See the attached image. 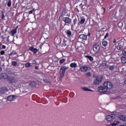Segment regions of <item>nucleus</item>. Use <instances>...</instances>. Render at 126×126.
<instances>
[{
  "label": "nucleus",
  "instance_id": "1",
  "mask_svg": "<svg viewBox=\"0 0 126 126\" xmlns=\"http://www.w3.org/2000/svg\"><path fill=\"white\" fill-rule=\"evenodd\" d=\"M103 87L100 86L97 88L98 92H101L103 94L110 93L114 85L109 81H105L103 84Z\"/></svg>",
  "mask_w": 126,
  "mask_h": 126
},
{
  "label": "nucleus",
  "instance_id": "2",
  "mask_svg": "<svg viewBox=\"0 0 126 126\" xmlns=\"http://www.w3.org/2000/svg\"><path fill=\"white\" fill-rule=\"evenodd\" d=\"M63 20L64 22V26H65V25L69 26V25L71 24V19L68 17H63Z\"/></svg>",
  "mask_w": 126,
  "mask_h": 126
},
{
  "label": "nucleus",
  "instance_id": "3",
  "mask_svg": "<svg viewBox=\"0 0 126 126\" xmlns=\"http://www.w3.org/2000/svg\"><path fill=\"white\" fill-rule=\"evenodd\" d=\"M67 68H68V67H65V66H61L60 69V75L61 77L64 76V74H65V69H67Z\"/></svg>",
  "mask_w": 126,
  "mask_h": 126
},
{
  "label": "nucleus",
  "instance_id": "4",
  "mask_svg": "<svg viewBox=\"0 0 126 126\" xmlns=\"http://www.w3.org/2000/svg\"><path fill=\"white\" fill-rule=\"evenodd\" d=\"M88 35L85 34H81L79 35L78 40L81 41L82 42H84L85 41L87 40Z\"/></svg>",
  "mask_w": 126,
  "mask_h": 126
},
{
  "label": "nucleus",
  "instance_id": "5",
  "mask_svg": "<svg viewBox=\"0 0 126 126\" xmlns=\"http://www.w3.org/2000/svg\"><path fill=\"white\" fill-rule=\"evenodd\" d=\"M80 70L81 71V72H87L88 70V66L82 65L80 67Z\"/></svg>",
  "mask_w": 126,
  "mask_h": 126
},
{
  "label": "nucleus",
  "instance_id": "6",
  "mask_svg": "<svg viewBox=\"0 0 126 126\" xmlns=\"http://www.w3.org/2000/svg\"><path fill=\"white\" fill-rule=\"evenodd\" d=\"M101 50L100 48V46L99 45L95 44L93 47L94 52H96V53H98Z\"/></svg>",
  "mask_w": 126,
  "mask_h": 126
},
{
  "label": "nucleus",
  "instance_id": "7",
  "mask_svg": "<svg viewBox=\"0 0 126 126\" xmlns=\"http://www.w3.org/2000/svg\"><path fill=\"white\" fill-rule=\"evenodd\" d=\"M116 118V116L114 114H111L110 115H108L106 117V120L108 122H111V121H113L114 119Z\"/></svg>",
  "mask_w": 126,
  "mask_h": 126
},
{
  "label": "nucleus",
  "instance_id": "8",
  "mask_svg": "<svg viewBox=\"0 0 126 126\" xmlns=\"http://www.w3.org/2000/svg\"><path fill=\"white\" fill-rule=\"evenodd\" d=\"M0 79H7L8 78V75L5 73H1L0 74Z\"/></svg>",
  "mask_w": 126,
  "mask_h": 126
},
{
  "label": "nucleus",
  "instance_id": "9",
  "mask_svg": "<svg viewBox=\"0 0 126 126\" xmlns=\"http://www.w3.org/2000/svg\"><path fill=\"white\" fill-rule=\"evenodd\" d=\"M7 100L6 101V103H8V101H9L10 102H11L12 101H13L14 99H15V96L14 95H9L7 97Z\"/></svg>",
  "mask_w": 126,
  "mask_h": 126
},
{
  "label": "nucleus",
  "instance_id": "10",
  "mask_svg": "<svg viewBox=\"0 0 126 126\" xmlns=\"http://www.w3.org/2000/svg\"><path fill=\"white\" fill-rule=\"evenodd\" d=\"M29 50L31 51V52L33 53V54H37V53H38V51H39L38 49L34 48L33 46L30 47Z\"/></svg>",
  "mask_w": 126,
  "mask_h": 126
},
{
  "label": "nucleus",
  "instance_id": "11",
  "mask_svg": "<svg viewBox=\"0 0 126 126\" xmlns=\"http://www.w3.org/2000/svg\"><path fill=\"white\" fill-rule=\"evenodd\" d=\"M85 18H81L80 22L78 23V26H79L80 25H83V24L85 23Z\"/></svg>",
  "mask_w": 126,
  "mask_h": 126
},
{
  "label": "nucleus",
  "instance_id": "12",
  "mask_svg": "<svg viewBox=\"0 0 126 126\" xmlns=\"http://www.w3.org/2000/svg\"><path fill=\"white\" fill-rule=\"evenodd\" d=\"M101 82H102L101 79H94V83L95 85H99Z\"/></svg>",
  "mask_w": 126,
  "mask_h": 126
},
{
  "label": "nucleus",
  "instance_id": "13",
  "mask_svg": "<svg viewBox=\"0 0 126 126\" xmlns=\"http://www.w3.org/2000/svg\"><path fill=\"white\" fill-rule=\"evenodd\" d=\"M17 33V30L16 29H13L10 32L11 36H12V37H13Z\"/></svg>",
  "mask_w": 126,
  "mask_h": 126
},
{
  "label": "nucleus",
  "instance_id": "14",
  "mask_svg": "<svg viewBox=\"0 0 126 126\" xmlns=\"http://www.w3.org/2000/svg\"><path fill=\"white\" fill-rule=\"evenodd\" d=\"M119 119L123 121V122H126V115H119Z\"/></svg>",
  "mask_w": 126,
  "mask_h": 126
},
{
  "label": "nucleus",
  "instance_id": "15",
  "mask_svg": "<svg viewBox=\"0 0 126 126\" xmlns=\"http://www.w3.org/2000/svg\"><path fill=\"white\" fill-rule=\"evenodd\" d=\"M70 67L72 68H76L77 67V63H72L70 64Z\"/></svg>",
  "mask_w": 126,
  "mask_h": 126
},
{
  "label": "nucleus",
  "instance_id": "16",
  "mask_svg": "<svg viewBox=\"0 0 126 126\" xmlns=\"http://www.w3.org/2000/svg\"><path fill=\"white\" fill-rule=\"evenodd\" d=\"M81 90H83L84 91H88V92H93V90L88 89L87 87H81Z\"/></svg>",
  "mask_w": 126,
  "mask_h": 126
},
{
  "label": "nucleus",
  "instance_id": "17",
  "mask_svg": "<svg viewBox=\"0 0 126 126\" xmlns=\"http://www.w3.org/2000/svg\"><path fill=\"white\" fill-rule=\"evenodd\" d=\"M54 42L55 44H57V45H59V44L61 43V41L60 40V38L58 37H55L54 39Z\"/></svg>",
  "mask_w": 126,
  "mask_h": 126
},
{
  "label": "nucleus",
  "instance_id": "18",
  "mask_svg": "<svg viewBox=\"0 0 126 126\" xmlns=\"http://www.w3.org/2000/svg\"><path fill=\"white\" fill-rule=\"evenodd\" d=\"M118 45L121 46L122 47H124L125 42L124 41H123V39H121V40L118 41Z\"/></svg>",
  "mask_w": 126,
  "mask_h": 126
},
{
  "label": "nucleus",
  "instance_id": "19",
  "mask_svg": "<svg viewBox=\"0 0 126 126\" xmlns=\"http://www.w3.org/2000/svg\"><path fill=\"white\" fill-rule=\"evenodd\" d=\"M31 87H36L37 86V83L35 82H32L30 83Z\"/></svg>",
  "mask_w": 126,
  "mask_h": 126
},
{
  "label": "nucleus",
  "instance_id": "20",
  "mask_svg": "<svg viewBox=\"0 0 126 126\" xmlns=\"http://www.w3.org/2000/svg\"><path fill=\"white\" fill-rule=\"evenodd\" d=\"M66 34H67V37H71L72 32L71 31H70V30H67Z\"/></svg>",
  "mask_w": 126,
  "mask_h": 126
},
{
  "label": "nucleus",
  "instance_id": "21",
  "mask_svg": "<svg viewBox=\"0 0 126 126\" xmlns=\"http://www.w3.org/2000/svg\"><path fill=\"white\" fill-rule=\"evenodd\" d=\"M86 58L88 59L90 62H93V61H94V58H93V57L91 56H86Z\"/></svg>",
  "mask_w": 126,
  "mask_h": 126
},
{
  "label": "nucleus",
  "instance_id": "22",
  "mask_svg": "<svg viewBox=\"0 0 126 126\" xmlns=\"http://www.w3.org/2000/svg\"><path fill=\"white\" fill-rule=\"evenodd\" d=\"M119 124H120V122L118 120H115L114 121V123H113L111 124V126H117V125H119Z\"/></svg>",
  "mask_w": 126,
  "mask_h": 126
},
{
  "label": "nucleus",
  "instance_id": "23",
  "mask_svg": "<svg viewBox=\"0 0 126 126\" xmlns=\"http://www.w3.org/2000/svg\"><path fill=\"white\" fill-rule=\"evenodd\" d=\"M121 62L122 63H126V57H121Z\"/></svg>",
  "mask_w": 126,
  "mask_h": 126
},
{
  "label": "nucleus",
  "instance_id": "24",
  "mask_svg": "<svg viewBox=\"0 0 126 126\" xmlns=\"http://www.w3.org/2000/svg\"><path fill=\"white\" fill-rule=\"evenodd\" d=\"M6 92H7V89L6 88H2L1 90V93L2 94H4V93H5Z\"/></svg>",
  "mask_w": 126,
  "mask_h": 126
},
{
  "label": "nucleus",
  "instance_id": "25",
  "mask_svg": "<svg viewBox=\"0 0 126 126\" xmlns=\"http://www.w3.org/2000/svg\"><path fill=\"white\" fill-rule=\"evenodd\" d=\"M108 68L109 70H111V71H113L115 69V66L114 65H109L108 66Z\"/></svg>",
  "mask_w": 126,
  "mask_h": 126
},
{
  "label": "nucleus",
  "instance_id": "26",
  "mask_svg": "<svg viewBox=\"0 0 126 126\" xmlns=\"http://www.w3.org/2000/svg\"><path fill=\"white\" fill-rule=\"evenodd\" d=\"M86 76L87 77H91V76H92V73L90 72H88L86 73Z\"/></svg>",
  "mask_w": 126,
  "mask_h": 126
},
{
  "label": "nucleus",
  "instance_id": "27",
  "mask_svg": "<svg viewBox=\"0 0 126 126\" xmlns=\"http://www.w3.org/2000/svg\"><path fill=\"white\" fill-rule=\"evenodd\" d=\"M117 49H118L119 51H122L123 50V49H124V46L118 45L117 46Z\"/></svg>",
  "mask_w": 126,
  "mask_h": 126
},
{
  "label": "nucleus",
  "instance_id": "28",
  "mask_svg": "<svg viewBox=\"0 0 126 126\" xmlns=\"http://www.w3.org/2000/svg\"><path fill=\"white\" fill-rule=\"evenodd\" d=\"M8 81L10 83H12V84L15 83V79H8Z\"/></svg>",
  "mask_w": 126,
  "mask_h": 126
},
{
  "label": "nucleus",
  "instance_id": "29",
  "mask_svg": "<svg viewBox=\"0 0 126 126\" xmlns=\"http://www.w3.org/2000/svg\"><path fill=\"white\" fill-rule=\"evenodd\" d=\"M25 66L26 67H30V66H32V65L31 64V63H26Z\"/></svg>",
  "mask_w": 126,
  "mask_h": 126
},
{
  "label": "nucleus",
  "instance_id": "30",
  "mask_svg": "<svg viewBox=\"0 0 126 126\" xmlns=\"http://www.w3.org/2000/svg\"><path fill=\"white\" fill-rule=\"evenodd\" d=\"M107 45H108V42L106 41H104L102 42V46L103 47H106Z\"/></svg>",
  "mask_w": 126,
  "mask_h": 126
},
{
  "label": "nucleus",
  "instance_id": "31",
  "mask_svg": "<svg viewBox=\"0 0 126 126\" xmlns=\"http://www.w3.org/2000/svg\"><path fill=\"white\" fill-rule=\"evenodd\" d=\"M12 65H13L14 66H15L17 65V62L15 61H12L11 62Z\"/></svg>",
  "mask_w": 126,
  "mask_h": 126
},
{
  "label": "nucleus",
  "instance_id": "32",
  "mask_svg": "<svg viewBox=\"0 0 126 126\" xmlns=\"http://www.w3.org/2000/svg\"><path fill=\"white\" fill-rule=\"evenodd\" d=\"M43 81L45 83H51V81L49 79H44Z\"/></svg>",
  "mask_w": 126,
  "mask_h": 126
},
{
  "label": "nucleus",
  "instance_id": "33",
  "mask_svg": "<svg viewBox=\"0 0 126 126\" xmlns=\"http://www.w3.org/2000/svg\"><path fill=\"white\" fill-rule=\"evenodd\" d=\"M7 6H8V7L11 6V0H9V1L7 3Z\"/></svg>",
  "mask_w": 126,
  "mask_h": 126
},
{
  "label": "nucleus",
  "instance_id": "34",
  "mask_svg": "<svg viewBox=\"0 0 126 126\" xmlns=\"http://www.w3.org/2000/svg\"><path fill=\"white\" fill-rule=\"evenodd\" d=\"M31 64L32 65V64H37V62L36 60H32V63H31Z\"/></svg>",
  "mask_w": 126,
  "mask_h": 126
},
{
  "label": "nucleus",
  "instance_id": "35",
  "mask_svg": "<svg viewBox=\"0 0 126 126\" xmlns=\"http://www.w3.org/2000/svg\"><path fill=\"white\" fill-rule=\"evenodd\" d=\"M1 19H2L3 20H4L5 17L4 16V13L3 12L1 13Z\"/></svg>",
  "mask_w": 126,
  "mask_h": 126
},
{
  "label": "nucleus",
  "instance_id": "36",
  "mask_svg": "<svg viewBox=\"0 0 126 126\" xmlns=\"http://www.w3.org/2000/svg\"><path fill=\"white\" fill-rule=\"evenodd\" d=\"M77 22V19L76 18L73 19V23L74 25H75Z\"/></svg>",
  "mask_w": 126,
  "mask_h": 126
},
{
  "label": "nucleus",
  "instance_id": "37",
  "mask_svg": "<svg viewBox=\"0 0 126 126\" xmlns=\"http://www.w3.org/2000/svg\"><path fill=\"white\" fill-rule=\"evenodd\" d=\"M66 60L65 59H62L60 61V63L61 64L65 62Z\"/></svg>",
  "mask_w": 126,
  "mask_h": 126
},
{
  "label": "nucleus",
  "instance_id": "38",
  "mask_svg": "<svg viewBox=\"0 0 126 126\" xmlns=\"http://www.w3.org/2000/svg\"><path fill=\"white\" fill-rule=\"evenodd\" d=\"M0 54L1 56L4 55V54H5V52L4 51V50H2L0 51Z\"/></svg>",
  "mask_w": 126,
  "mask_h": 126
},
{
  "label": "nucleus",
  "instance_id": "39",
  "mask_svg": "<svg viewBox=\"0 0 126 126\" xmlns=\"http://www.w3.org/2000/svg\"><path fill=\"white\" fill-rule=\"evenodd\" d=\"M14 55H16V52H12L9 54V56H14Z\"/></svg>",
  "mask_w": 126,
  "mask_h": 126
},
{
  "label": "nucleus",
  "instance_id": "40",
  "mask_svg": "<svg viewBox=\"0 0 126 126\" xmlns=\"http://www.w3.org/2000/svg\"><path fill=\"white\" fill-rule=\"evenodd\" d=\"M109 36V33H106L105 35L104 36V39H107V38Z\"/></svg>",
  "mask_w": 126,
  "mask_h": 126
},
{
  "label": "nucleus",
  "instance_id": "41",
  "mask_svg": "<svg viewBox=\"0 0 126 126\" xmlns=\"http://www.w3.org/2000/svg\"><path fill=\"white\" fill-rule=\"evenodd\" d=\"M123 56H126V51H125V50H124V51H123Z\"/></svg>",
  "mask_w": 126,
  "mask_h": 126
},
{
  "label": "nucleus",
  "instance_id": "42",
  "mask_svg": "<svg viewBox=\"0 0 126 126\" xmlns=\"http://www.w3.org/2000/svg\"><path fill=\"white\" fill-rule=\"evenodd\" d=\"M63 12H66V9L65 8H63Z\"/></svg>",
  "mask_w": 126,
  "mask_h": 126
},
{
  "label": "nucleus",
  "instance_id": "43",
  "mask_svg": "<svg viewBox=\"0 0 126 126\" xmlns=\"http://www.w3.org/2000/svg\"><path fill=\"white\" fill-rule=\"evenodd\" d=\"M2 49H6V46L5 45H2Z\"/></svg>",
  "mask_w": 126,
  "mask_h": 126
},
{
  "label": "nucleus",
  "instance_id": "44",
  "mask_svg": "<svg viewBox=\"0 0 126 126\" xmlns=\"http://www.w3.org/2000/svg\"><path fill=\"white\" fill-rule=\"evenodd\" d=\"M113 43L114 44H115V43H117V40L116 39V38H114L113 39Z\"/></svg>",
  "mask_w": 126,
  "mask_h": 126
},
{
  "label": "nucleus",
  "instance_id": "45",
  "mask_svg": "<svg viewBox=\"0 0 126 126\" xmlns=\"http://www.w3.org/2000/svg\"><path fill=\"white\" fill-rule=\"evenodd\" d=\"M119 12H120V13H122V12H123V9L122 8L119 9Z\"/></svg>",
  "mask_w": 126,
  "mask_h": 126
},
{
  "label": "nucleus",
  "instance_id": "46",
  "mask_svg": "<svg viewBox=\"0 0 126 126\" xmlns=\"http://www.w3.org/2000/svg\"><path fill=\"white\" fill-rule=\"evenodd\" d=\"M33 13V10H31L29 11V14H32Z\"/></svg>",
  "mask_w": 126,
  "mask_h": 126
},
{
  "label": "nucleus",
  "instance_id": "47",
  "mask_svg": "<svg viewBox=\"0 0 126 126\" xmlns=\"http://www.w3.org/2000/svg\"><path fill=\"white\" fill-rule=\"evenodd\" d=\"M35 69H39V67H38V66H36L34 67Z\"/></svg>",
  "mask_w": 126,
  "mask_h": 126
},
{
  "label": "nucleus",
  "instance_id": "48",
  "mask_svg": "<svg viewBox=\"0 0 126 126\" xmlns=\"http://www.w3.org/2000/svg\"><path fill=\"white\" fill-rule=\"evenodd\" d=\"M2 70V69L1 68V67H0V72Z\"/></svg>",
  "mask_w": 126,
  "mask_h": 126
},
{
  "label": "nucleus",
  "instance_id": "49",
  "mask_svg": "<svg viewBox=\"0 0 126 126\" xmlns=\"http://www.w3.org/2000/svg\"><path fill=\"white\" fill-rule=\"evenodd\" d=\"M91 35V33L90 32L88 33V36H90Z\"/></svg>",
  "mask_w": 126,
  "mask_h": 126
},
{
  "label": "nucleus",
  "instance_id": "50",
  "mask_svg": "<svg viewBox=\"0 0 126 126\" xmlns=\"http://www.w3.org/2000/svg\"><path fill=\"white\" fill-rule=\"evenodd\" d=\"M79 6H82V3H81L80 4V5H79Z\"/></svg>",
  "mask_w": 126,
  "mask_h": 126
},
{
  "label": "nucleus",
  "instance_id": "51",
  "mask_svg": "<svg viewBox=\"0 0 126 126\" xmlns=\"http://www.w3.org/2000/svg\"><path fill=\"white\" fill-rule=\"evenodd\" d=\"M2 48H1V46H0V50H2Z\"/></svg>",
  "mask_w": 126,
  "mask_h": 126
},
{
  "label": "nucleus",
  "instance_id": "52",
  "mask_svg": "<svg viewBox=\"0 0 126 126\" xmlns=\"http://www.w3.org/2000/svg\"><path fill=\"white\" fill-rule=\"evenodd\" d=\"M124 83L126 84V80L124 81Z\"/></svg>",
  "mask_w": 126,
  "mask_h": 126
},
{
  "label": "nucleus",
  "instance_id": "53",
  "mask_svg": "<svg viewBox=\"0 0 126 126\" xmlns=\"http://www.w3.org/2000/svg\"><path fill=\"white\" fill-rule=\"evenodd\" d=\"M119 24H122V25H123V23H120Z\"/></svg>",
  "mask_w": 126,
  "mask_h": 126
},
{
  "label": "nucleus",
  "instance_id": "54",
  "mask_svg": "<svg viewBox=\"0 0 126 126\" xmlns=\"http://www.w3.org/2000/svg\"><path fill=\"white\" fill-rule=\"evenodd\" d=\"M17 28H18V26H17L16 27V29H17Z\"/></svg>",
  "mask_w": 126,
  "mask_h": 126
},
{
  "label": "nucleus",
  "instance_id": "55",
  "mask_svg": "<svg viewBox=\"0 0 126 126\" xmlns=\"http://www.w3.org/2000/svg\"><path fill=\"white\" fill-rule=\"evenodd\" d=\"M112 126V125H107V126Z\"/></svg>",
  "mask_w": 126,
  "mask_h": 126
},
{
  "label": "nucleus",
  "instance_id": "56",
  "mask_svg": "<svg viewBox=\"0 0 126 126\" xmlns=\"http://www.w3.org/2000/svg\"><path fill=\"white\" fill-rule=\"evenodd\" d=\"M104 10H106V8H104Z\"/></svg>",
  "mask_w": 126,
  "mask_h": 126
},
{
  "label": "nucleus",
  "instance_id": "57",
  "mask_svg": "<svg viewBox=\"0 0 126 126\" xmlns=\"http://www.w3.org/2000/svg\"><path fill=\"white\" fill-rule=\"evenodd\" d=\"M40 49H42V47H40Z\"/></svg>",
  "mask_w": 126,
  "mask_h": 126
},
{
  "label": "nucleus",
  "instance_id": "58",
  "mask_svg": "<svg viewBox=\"0 0 126 126\" xmlns=\"http://www.w3.org/2000/svg\"><path fill=\"white\" fill-rule=\"evenodd\" d=\"M102 78H103V77H101L100 79H102Z\"/></svg>",
  "mask_w": 126,
  "mask_h": 126
}]
</instances>
